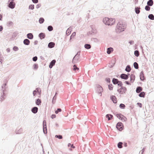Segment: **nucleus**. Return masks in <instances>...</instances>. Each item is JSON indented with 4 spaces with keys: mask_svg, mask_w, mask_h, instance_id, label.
I'll return each instance as SVG.
<instances>
[{
    "mask_svg": "<svg viewBox=\"0 0 154 154\" xmlns=\"http://www.w3.org/2000/svg\"><path fill=\"white\" fill-rule=\"evenodd\" d=\"M126 25L123 22H119L117 24L116 29V32L119 33L124 31L126 28Z\"/></svg>",
    "mask_w": 154,
    "mask_h": 154,
    "instance_id": "nucleus-1",
    "label": "nucleus"
},
{
    "mask_svg": "<svg viewBox=\"0 0 154 154\" xmlns=\"http://www.w3.org/2000/svg\"><path fill=\"white\" fill-rule=\"evenodd\" d=\"M80 51H78L74 57L72 61V62L73 63H77L80 61L79 59L80 57Z\"/></svg>",
    "mask_w": 154,
    "mask_h": 154,
    "instance_id": "nucleus-2",
    "label": "nucleus"
},
{
    "mask_svg": "<svg viewBox=\"0 0 154 154\" xmlns=\"http://www.w3.org/2000/svg\"><path fill=\"white\" fill-rule=\"evenodd\" d=\"M103 21L105 24L110 26L112 25L115 23V20H114L112 23H110V22H109V18L108 17L104 18L103 19Z\"/></svg>",
    "mask_w": 154,
    "mask_h": 154,
    "instance_id": "nucleus-3",
    "label": "nucleus"
},
{
    "mask_svg": "<svg viewBox=\"0 0 154 154\" xmlns=\"http://www.w3.org/2000/svg\"><path fill=\"white\" fill-rule=\"evenodd\" d=\"M116 116L119 119L122 121L125 122L127 119L126 117L120 113H118L116 114Z\"/></svg>",
    "mask_w": 154,
    "mask_h": 154,
    "instance_id": "nucleus-4",
    "label": "nucleus"
},
{
    "mask_svg": "<svg viewBox=\"0 0 154 154\" xmlns=\"http://www.w3.org/2000/svg\"><path fill=\"white\" fill-rule=\"evenodd\" d=\"M97 88V91L99 93V94L101 96L102 95V93L103 91V89L102 87L100 85H96Z\"/></svg>",
    "mask_w": 154,
    "mask_h": 154,
    "instance_id": "nucleus-5",
    "label": "nucleus"
},
{
    "mask_svg": "<svg viewBox=\"0 0 154 154\" xmlns=\"http://www.w3.org/2000/svg\"><path fill=\"white\" fill-rule=\"evenodd\" d=\"M123 127L122 123L120 122H118L116 125L117 129L120 131H122L123 129Z\"/></svg>",
    "mask_w": 154,
    "mask_h": 154,
    "instance_id": "nucleus-6",
    "label": "nucleus"
},
{
    "mask_svg": "<svg viewBox=\"0 0 154 154\" xmlns=\"http://www.w3.org/2000/svg\"><path fill=\"white\" fill-rule=\"evenodd\" d=\"M127 91V88L125 87H122L120 89H117V91L120 94L125 93Z\"/></svg>",
    "mask_w": 154,
    "mask_h": 154,
    "instance_id": "nucleus-7",
    "label": "nucleus"
},
{
    "mask_svg": "<svg viewBox=\"0 0 154 154\" xmlns=\"http://www.w3.org/2000/svg\"><path fill=\"white\" fill-rule=\"evenodd\" d=\"M43 131L44 134H46L47 133L46 122L45 120H44L43 122Z\"/></svg>",
    "mask_w": 154,
    "mask_h": 154,
    "instance_id": "nucleus-8",
    "label": "nucleus"
},
{
    "mask_svg": "<svg viewBox=\"0 0 154 154\" xmlns=\"http://www.w3.org/2000/svg\"><path fill=\"white\" fill-rule=\"evenodd\" d=\"M8 7L11 9H14L15 6V3L14 2L8 1Z\"/></svg>",
    "mask_w": 154,
    "mask_h": 154,
    "instance_id": "nucleus-9",
    "label": "nucleus"
},
{
    "mask_svg": "<svg viewBox=\"0 0 154 154\" xmlns=\"http://www.w3.org/2000/svg\"><path fill=\"white\" fill-rule=\"evenodd\" d=\"M6 97V94L5 92L3 93L1 92V96L0 97V101L2 102L4 100Z\"/></svg>",
    "mask_w": 154,
    "mask_h": 154,
    "instance_id": "nucleus-10",
    "label": "nucleus"
},
{
    "mask_svg": "<svg viewBox=\"0 0 154 154\" xmlns=\"http://www.w3.org/2000/svg\"><path fill=\"white\" fill-rule=\"evenodd\" d=\"M140 79L141 81H144V80H146L144 74V72L143 71H141L140 73Z\"/></svg>",
    "mask_w": 154,
    "mask_h": 154,
    "instance_id": "nucleus-11",
    "label": "nucleus"
},
{
    "mask_svg": "<svg viewBox=\"0 0 154 154\" xmlns=\"http://www.w3.org/2000/svg\"><path fill=\"white\" fill-rule=\"evenodd\" d=\"M56 62V60H52L50 63L49 65V68L51 69L52 67L55 65V63Z\"/></svg>",
    "mask_w": 154,
    "mask_h": 154,
    "instance_id": "nucleus-12",
    "label": "nucleus"
},
{
    "mask_svg": "<svg viewBox=\"0 0 154 154\" xmlns=\"http://www.w3.org/2000/svg\"><path fill=\"white\" fill-rule=\"evenodd\" d=\"M38 110V108L36 106L32 107L31 110L32 112L34 114L36 113L37 112Z\"/></svg>",
    "mask_w": 154,
    "mask_h": 154,
    "instance_id": "nucleus-13",
    "label": "nucleus"
},
{
    "mask_svg": "<svg viewBox=\"0 0 154 154\" xmlns=\"http://www.w3.org/2000/svg\"><path fill=\"white\" fill-rule=\"evenodd\" d=\"M110 99L114 103H117V98L114 95H112L110 96Z\"/></svg>",
    "mask_w": 154,
    "mask_h": 154,
    "instance_id": "nucleus-14",
    "label": "nucleus"
},
{
    "mask_svg": "<svg viewBox=\"0 0 154 154\" xmlns=\"http://www.w3.org/2000/svg\"><path fill=\"white\" fill-rule=\"evenodd\" d=\"M120 77L121 79L125 80H127L128 79V77L126 74L124 73L121 74L120 75Z\"/></svg>",
    "mask_w": 154,
    "mask_h": 154,
    "instance_id": "nucleus-15",
    "label": "nucleus"
},
{
    "mask_svg": "<svg viewBox=\"0 0 154 154\" xmlns=\"http://www.w3.org/2000/svg\"><path fill=\"white\" fill-rule=\"evenodd\" d=\"M38 37L41 39H42L45 38V35L44 33L41 32L39 34Z\"/></svg>",
    "mask_w": 154,
    "mask_h": 154,
    "instance_id": "nucleus-16",
    "label": "nucleus"
},
{
    "mask_svg": "<svg viewBox=\"0 0 154 154\" xmlns=\"http://www.w3.org/2000/svg\"><path fill=\"white\" fill-rule=\"evenodd\" d=\"M106 117L108 119V121L112 120L113 117L112 115L111 114H107L106 116Z\"/></svg>",
    "mask_w": 154,
    "mask_h": 154,
    "instance_id": "nucleus-17",
    "label": "nucleus"
},
{
    "mask_svg": "<svg viewBox=\"0 0 154 154\" xmlns=\"http://www.w3.org/2000/svg\"><path fill=\"white\" fill-rule=\"evenodd\" d=\"M2 89L1 90V92L2 93L4 92L5 91L6 89L7 88V85H5L4 84H3L1 87Z\"/></svg>",
    "mask_w": 154,
    "mask_h": 154,
    "instance_id": "nucleus-18",
    "label": "nucleus"
},
{
    "mask_svg": "<svg viewBox=\"0 0 154 154\" xmlns=\"http://www.w3.org/2000/svg\"><path fill=\"white\" fill-rule=\"evenodd\" d=\"M55 45V43L52 42H50L48 44V47L49 48H51L54 47Z\"/></svg>",
    "mask_w": 154,
    "mask_h": 154,
    "instance_id": "nucleus-19",
    "label": "nucleus"
},
{
    "mask_svg": "<svg viewBox=\"0 0 154 154\" xmlns=\"http://www.w3.org/2000/svg\"><path fill=\"white\" fill-rule=\"evenodd\" d=\"M135 75L134 74H131L130 75V81L133 83L135 80Z\"/></svg>",
    "mask_w": 154,
    "mask_h": 154,
    "instance_id": "nucleus-20",
    "label": "nucleus"
},
{
    "mask_svg": "<svg viewBox=\"0 0 154 154\" xmlns=\"http://www.w3.org/2000/svg\"><path fill=\"white\" fill-rule=\"evenodd\" d=\"M23 43L25 45H29L30 41L28 39L26 38L24 40Z\"/></svg>",
    "mask_w": 154,
    "mask_h": 154,
    "instance_id": "nucleus-21",
    "label": "nucleus"
},
{
    "mask_svg": "<svg viewBox=\"0 0 154 154\" xmlns=\"http://www.w3.org/2000/svg\"><path fill=\"white\" fill-rule=\"evenodd\" d=\"M23 131V129L21 128L19 129V130L17 128L15 131V132L16 134H20L22 133Z\"/></svg>",
    "mask_w": 154,
    "mask_h": 154,
    "instance_id": "nucleus-22",
    "label": "nucleus"
},
{
    "mask_svg": "<svg viewBox=\"0 0 154 154\" xmlns=\"http://www.w3.org/2000/svg\"><path fill=\"white\" fill-rule=\"evenodd\" d=\"M143 90L142 88L140 86H138L137 87L136 89V92L137 93H139L140 92Z\"/></svg>",
    "mask_w": 154,
    "mask_h": 154,
    "instance_id": "nucleus-23",
    "label": "nucleus"
},
{
    "mask_svg": "<svg viewBox=\"0 0 154 154\" xmlns=\"http://www.w3.org/2000/svg\"><path fill=\"white\" fill-rule=\"evenodd\" d=\"M27 38L30 39H32L33 38V35L32 33H29L27 34Z\"/></svg>",
    "mask_w": 154,
    "mask_h": 154,
    "instance_id": "nucleus-24",
    "label": "nucleus"
},
{
    "mask_svg": "<svg viewBox=\"0 0 154 154\" xmlns=\"http://www.w3.org/2000/svg\"><path fill=\"white\" fill-rule=\"evenodd\" d=\"M113 51V49L112 48L109 47L107 49V53L108 54H110Z\"/></svg>",
    "mask_w": 154,
    "mask_h": 154,
    "instance_id": "nucleus-25",
    "label": "nucleus"
},
{
    "mask_svg": "<svg viewBox=\"0 0 154 154\" xmlns=\"http://www.w3.org/2000/svg\"><path fill=\"white\" fill-rule=\"evenodd\" d=\"M140 7H136L135 8V13L137 14H138L140 13Z\"/></svg>",
    "mask_w": 154,
    "mask_h": 154,
    "instance_id": "nucleus-26",
    "label": "nucleus"
},
{
    "mask_svg": "<svg viewBox=\"0 0 154 154\" xmlns=\"http://www.w3.org/2000/svg\"><path fill=\"white\" fill-rule=\"evenodd\" d=\"M131 70V68L130 65H128L126 67L125 71L128 72H130Z\"/></svg>",
    "mask_w": 154,
    "mask_h": 154,
    "instance_id": "nucleus-27",
    "label": "nucleus"
},
{
    "mask_svg": "<svg viewBox=\"0 0 154 154\" xmlns=\"http://www.w3.org/2000/svg\"><path fill=\"white\" fill-rule=\"evenodd\" d=\"M153 4V1L152 0H149L147 2V5L150 6H152Z\"/></svg>",
    "mask_w": 154,
    "mask_h": 154,
    "instance_id": "nucleus-28",
    "label": "nucleus"
},
{
    "mask_svg": "<svg viewBox=\"0 0 154 154\" xmlns=\"http://www.w3.org/2000/svg\"><path fill=\"white\" fill-rule=\"evenodd\" d=\"M119 80L113 78L112 79V82L114 85H116L118 84Z\"/></svg>",
    "mask_w": 154,
    "mask_h": 154,
    "instance_id": "nucleus-29",
    "label": "nucleus"
},
{
    "mask_svg": "<svg viewBox=\"0 0 154 154\" xmlns=\"http://www.w3.org/2000/svg\"><path fill=\"white\" fill-rule=\"evenodd\" d=\"M145 93L144 92H141L139 94V96L141 97H145Z\"/></svg>",
    "mask_w": 154,
    "mask_h": 154,
    "instance_id": "nucleus-30",
    "label": "nucleus"
},
{
    "mask_svg": "<svg viewBox=\"0 0 154 154\" xmlns=\"http://www.w3.org/2000/svg\"><path fill=\"white\" fill-rule=\"evenodd\" d=\"M41 100L39 99H37L35 101V104L37 105H39L41 104Z\"/></svg>",
    "mask_w": 154,
    "mask_h": 154,
    "instance_id": "nucleus-31",
    "label": "nucleus"
},
{
    "mask_svg": "<svg viewBox=\"0 0 154 154\" xmlns=\"http://www.w3.org/2000/svg\"><path fill=\"white\" fill-rule=\"evenodd\" d=\"M134 67L136 69H137L139 68V65L138 63L136 62H134L133 64Z\"/></svg>",
    "mask_w": 154,
    "mask_h": 154,
    "instance_id": "nucleus-32",
    "label": "nucleus"
},
{
    "mask_svg": "<svg viewBox=\"0 0 154 154\" xmlns=\"http://www.w3.org/2000/svg\"><path fill=\"white\" fill-rule=\"evenodd\" d=\"M85 48L88 49H89L91 48V46L90 44H85L84 45Z\"/></svg>",
    "mask_w": 154,
    "mask_h": 154,
    "instance_id": "nucleus-33",
    "label": "nucleus"
},
{
    "mask_svg": "<svg viewBox=\"0 0 154 154\" xmlns=\"http://www.w3.org/2000/svg\"><path fill=\"white\" fill-rule=\"evenodd\" d=\"M148 18L150 19L154 20V16L153 14H149L148 16Z\"/></svg>",
    "mask_w": 154,
    "mask_h": 154,
    "instance_id": "nucleus-34",
    "label": "nucleus"
},
{
    "mask_svg": "<svg viewBox=\"0 0 154 154\" xmlns=\"http://www.w3.org/2000/svg\"><path fill=\"white\" fill-rule=\"evenodd\" d=\"M123 143L122 142H119L117 145L118 147L119 148H122L123 147L122 145Z\"/></svg>",
    "mask_w": 154,
    "mask_h": 154,
    "instance_id": "nucleus-35",
    "label": "nucleus"
},
{
    "mask_svg": "<svg viewBox=\"0 0 154 154\" xmlns=\"http://www.w3.org/2000/svg\"><path fill=\"white\" fill-rule=\"evenodd\" d=\"M134 54L137 57H138L140 55L139 51L138 50H136L134 51Z\"/></svg>",
    "mask_w": 154,
    "mask_h": 154,
    "instance_id": "nucleus-36",
    "label": "nucleus"
},
{
    "mask_svg": "<svg viewBox=\"0 0 154 154\" xmlns=\"http://www.w3.org/2000/svg\"><path fill=\"white\" fill-rule=\"evenodd\" d=\"M91 27L92 29L91 31L93 33H95L96 32V29L94 28V26L93 25L91 26Z\"/></svg>",
    "mask_w": 154,
    "mask_h": 154,
    "instance_id": "nucleus-37",
    "label": "nucleus"
},
{
    "mask_svg": "<svg viewBox=\"0 0 154 154\" xmlns=\"http://www.w3.org/2000/svg\"><path fill=\"white\" fill-rule=\"evenodd\" d=\"M45 21L43 17H40L39 20V22L40 24L43 23Z\"/></svg>",
    "mask_w": 154,
    "mask_h": 154,
    "instance_id": "nucleus-38",
    "label": "nucleus"
},
{
    "mask_svg": "<svg viewBox=\"0 0 154 154\" xmlns=\"http://www.w3.org/2000/svg\"><path fill=\"white\" fill-rule=\"evenodd\" d=\"M48 30L50 31H51L53 29V28L51 26H49L48 27Z\"/></svg>",
    "mask_w": 154,
    "mask_h": 154,
    "instance_id": "nucleus-39",
    "label": "nucleus"
},
{
    "mask_svg": "<svg viewBox=\"0 0 154 154\" xmlns=\"http://www.w3.org/2000/svg\"><path fill=\"white\" fill-rule=\"evenodd\" d=\"M38 68V64L35 63L33 65V69L34 70H36Z\"/></svg>",
    "mask_w": 154,
    "mask_h": 154,
    "instance_id": "nucleus-40",
    "label": "nucleus"
},
{
    "mask_svg": "<svg viewBox=\"0 0 154 154\" xmlns=\"http://www.w3.org/2000/svg\"><path fill=\"white\" fill-rule=\"evenodd\" d=\"M119 106L120 108L124 109L125 107V104L123 103H121L120 104Z\"/></svg>",
    "mask_w": 154,
    "mask_h": 154,
    "instance_id": "nucleus-41",
    "label": "nucleus"
},
{
    "mask_svg": "<svg viewBox=\"0 0 154 154\" xmlns=\"http://www.w3.org/2000/svg\"><path fill=\"white\" fill-rule=\"evenodd\" d=\"M149 6H148V5L146 6L145 8V10L148 11H149L150 9V7Z\"/></svg>",
    "mask_w": 154,
    "mask_h": 154,
    "instance_id": "nucleus-42",
    "label": "nucleus"
},
{
    "mask_svg": "<svg viewBox=\"0 0 154 154\" xmlns=\"http://www.w3.org/2000/svg\"><path fill=\"white\" fill-rule=\"evenodd\" d=\"M73 70L74 71H76V70H79V68L77 67V66L75 65H73Z\"/></svg>",
    "mask_w": 154,
    "mask_h": 154,
    "instance_id": "nucleus-43",
    "label": "nucleus"
},
{
    "mask_svg": "<svg viewBox=\"0 0 154 154\" xmlns=\"http://www.w3.org/2000/svg\"><path fill=\"white\" fill-rule=\"evenodd\" d=\"M34 8V5H30L29 6V9L31 10H33Z\"/></svg>",
    "mask_w": 154,
    "mask_h": 154,
    "instance_id": "nucleus-44",
    "label": "nucleus"
},
{
    "mask_svg": "<svg viewBox=\"0 0 154 154\" xmlns=\"http://www.w3.org/2000/svg\"><path fill=\"white\" fill-rule=\"evenodd\" d=\"M55 137L56 138H57L60 139H62L63 138L62 136L61 135H56L55 136Z\"/></svg>",
    "mask_w": 154,
    "mask_h": 154,
    "instance_id": "nucleus-45",
    "label": "nucleus"
},
{
    "mask_svg": "<svg viewBox=\"0 0 154 154\" xmlns=\"http://www.w3.org/2000/svg\"><path fill=\"white\" fill-rule=\"evenodd\" d=\"M57 97L54 96L53 97L52 100V103L53 104H54L56 102V99Z\"/></svg>",
    "mask_w": 154,
    "mask_h": 154,
    "instance_id": "nucleus-46",
    "label": "nucleus"
},
{
    "mask_svg": "<svg viewBox=\"0 0 154 154\" xmlns=\"http://www.w3.org/2000/svg\"><path fill=\"white\" fill-rule=\"evenodd\" d=\"M62 109L60 108H58L57 110L55 111V113L56 114H58L59 112H61Z\"/></svg>",
    "mask_w": 154,
    "mask_h": 154,
    "instance_id": "nucleus-47",
    "label": "nucleus"
},
{
    "mask_svg": "<svg viewBox=\"0 0 154 154\" xmlns=\"http://www.w3.org/2000/svg\"><path fill=\"white\" fill-rule=\"evenodd\" d=\"M118 83V84H117L119 86L121 87H123L122 86V85H123V84H122V82L121 81H119Z\"/></svg>",
    "mask_w": 154,
    "mask_h": 154,
    "instance_id": "nucleus-48",
    "label": "nucleus"
},
{
    "mask_svg": "<svg viewBox=\"0 0 154 154\" xmlns=\"http://www.w3.org/2000/svg\"><path fill=\"white\" fill-rule=\"evenodd\" d=\"M76 35V33L75 32H73L72 35L70 36V38L69 40V41H70L71 39L73 38L74 36H75V35Z\"/></svg>",
    "mask_w": 154,
    "mask_h": 154,
    "instance_id": "nucleus-49",
    "label": "nucleus"
},
{
    "mask_svg": "<svg viewBox=\"0 0 154 154\" xmlns=\"http://www.w3.org/2000/svg\"><path fill=\"white\" fill-rule=\"evenodd\" d=\"M108 88L110 90H112L113 89L112 85V84L108 85Z\"/></svg>",
    "mask_w": 154,
    "mask_h": 154,
    "instance_id": "nucleus-50",
    "label": "nucleus"
},
{
    "mask_svg": "<svg viewBox=\"0 0 154 154\" xmlns=\"http://www.w3.org/2000/svg\"><path fill=\"white\" fill-rule=\"evenodd\" d=\"M35 90H36L37 93H38L39 95L40 94L41 91H39L40 90V88H36Z\"/></svg>",
    "mask_w": 154,
    "mask_h": 154,
    "instance_id": "nucleus-51",
    "label": "nucleus"
},
{
    "mask_svg": "<svg viewBox=\"0 0 154 154\" xmlns=\"http://www.w3.org/2000/svg\"><path fill=\"white\" fill-rule=\"evenodd\" d=\"M38 59V57L37 56H35L33 57L32 58V60L33 61L35 62Z\"/></svg>",
    "mask_w": 154,
    "mask_h": 154,
    "instance_id": "nucleus-52",
    "label": "nucleus"
},
{
    "mask_svg": "<svg viewBox=\"0 0 154 154\" xmlns=\"http://www.w3.org/2000/svg\"><path fill=\"white\" fill-rule=\"evenodd\" d=\"M8 81L7 79H4L3 82L4 83L3 84H4L5 85H7L8 83Z\"/></svg>",
    "mask_w": 154,
    "mask_h": 154,
    "instance_id": "nucleus-53",
    "label": "nucleus"
},
{
    "mask_svg": "<svg viewBox=\"0 0 154 154\" xmlns=\"http://www.w3.org/2000/svg\"><path fill=\"white\" fill-rule=\"evenodd\" d=\"M14 51H17L18 50V48L17 46H14L13 48Z\"/></svg>",
    "mask_w": 154,
    "mask_h": 154,
    "instance_id": "nucleus-54",
    "label": "nucleus"
},
{
    "mask_svg": "<svg viewBox=\"0 0 154 154\" xmlns=\"http://www.w3.org/2000/svg\"><path fill=\"white\" fill-rule=\"evenodd\" d=\"M105 80L107 82L109 83L110 82V80L109 78H106L105 79Z\"/></svg>",
    "mask_w": 154,
    "mask_h": 154,
    "instance_id": "nucleus-55",
    "label": "nucleus"
},
{
    "mask_svg": "<svg viewBox=\"0 0 154 154\" xmlns=\"http://www.w3.org/2000/svg\"><path fill=\"white\" fill-rule=\"evenodd\" d=\"M37 94V91L36 90L33 91V94L34 96H35Z\"/></svg>",
    "mask_w": 154,
    "mask_h": 154,
    "instance_id": "nucleus-56",
    "label": "nucleus"
},
{
    "mask_svg": "<svg viewBox=\"0 0 154 154\" xmlns=\"http://www.w3.org/2000/svg\"><path fill=\"white\" fill-rule=\"evenodd\" d=\"M2 56L1 54V53L0 52V62L2 63Z\"/></svg>",
    "mask_w": 154,
    "mask_h": 154,
    "instance_id": "nucleus-57",
    "label": "nucleus"
},
{
    "mask_svg": "<svg viewBox=\"0 0 154 154\" xmlns=\"http://www.w3.org/2000/svg\"><path fill=\"white\" fill-rule=\"evenodd\" d=\"M115 20L114 19L112 18H109V21L110 23H112V22L114 20Z\"/></svg>",
    "mask_w": 154,
    "mask_h": 154,
    "instance_id": "nucleus-58",
    "label": "nucleus"
},
{
    "mask_svg": "<svg viewBox=\"0 0 154 154\" xmlns=\"http://www.w3.org/2000/svg\"><path fill=\"white\" fill-rule=\"evenodd\" d=\"M41 6V4H37L36 6V8L37 9H38Z\"/></svg>",
    "mask_w": 154,
    "mask_h": 154,
    "instance_id": "nucleus-59",
    "label": "nucleus"
},
{
    "mask_svg": "<svg viewBox=\"0 0 154 154\" xmlns=\"http://www.w3.org/2000/svg\"><path fill=\"white\" fill-rule=\"evenodd\" d=\"M71 33V32H69V31H68V30H67L66 32V34L67 35H69Z\"/></svg>",
    "mask_w": 154,
    "mask_h": 154,
    "instance_id": "nucleus-60",
    "label": "nucleus"
},
{
    "mask_svg": "<svg viewBox=\"0 0 154 154\" xmlns=\"http://www.w3.org/2000/svg\"><path fill=\"white\" fill-rule=\"evenodd\" d=\"M32 2L34 3H37L38 2V0H32Z\"/></svg>",
    "mask_w": 154,
    "mask_h": 154,
    "instance_id": "nucleus-61",
    "label": "nucleus"
},
{
    "mask_svg": "<svg viewBox=\"0 0 154 154\" xmlns=\"http://www.w3.org/2000/svg\"><path fill=\"white\" fill-rule=\"evenodd\" d=\"M137 104L140 108L142 107V104L141 103L138 102L137 103Z\"/></svg>",
    "mask_w": 154,
    "mask_h": 154,
    "instance_id": "nucleus-62",
    "label": "nucleus"
},
{
    "mask_svg": "<svg viewBox=\"0 0 154 154\" xmlns=\"http://www.w3.org/2000/svg\"><path fill=\"white\" fill-rule=\"evenodd\" d=\"M56 117V116L55 114L52 115L51 116V118L52 119L55 118Z\"/></svg>",
    "mask_w": 154,
    "mask_h": 154,
    "instance_id": "nucleus-63",
    "label": "nucleus"
},
{
    "mask_svg": "<svg viewBox=\"0 0 154 154\" xmlns=\"http://www.w3.org/2000/svg\"><path fill=\"white\" fill-rule=\"evenodd\" d=\"M125 83H126V84H127L128 85H131V84L130 82L129 81H125Z\"/></svg>",
    "mask_w": 154,
    "mask_h": 154,
    "instance_id": "nucleus-64",
    "label": "nucleus"
}]
</instances>
